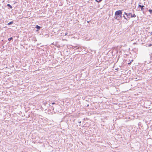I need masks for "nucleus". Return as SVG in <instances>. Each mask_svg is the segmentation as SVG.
Returning a JSON list of instances; mask_svg holds the SVG:
<instances>
[{"label": "nucleus", "mask_w": 152, "mask_h": 152, "mask_svg": "<svg viewBox=\"0 0 152 152\" xmlns=\"http://www.w3.org/2000/svg\"><path fill=\"white\" fill-rule=\"evenodd\" d=\"M55 104V103H54V102H53L52 103V104Z\"/></svg>", "instance_id": "obj_16"}, {"label": "nucleus", "mask_w": 152, "mask_h": 152, "mask_svg": "<svg viewBox=\"0 0 152 152\" xmlns=\"http://www.w3.org/2000/svg\"><path fill=\"white\" fill-rule=\"evenodd\" d=\"M131 18L136 17V15H135V14H133V15H132V14H131Z\"/></svg>", "instance_id": "obj_6"}, {"label": "nucleus", "mask_w": 152, "mask_h": 152, "mask_svg": "<svg viewBox=\"0 0 152 152\" xmlns=\"http://www.w3.org/2000/svg\"><path fill=\"white\" fill-rule=\"evenodd\" d=\"M13 23V21H12L9 23L7 24V25H11V24H12V23Z\"/></svg>", "instance_id": "obj_7"}, {"label": "nucleus", "mask_w": 152, "mask_h": 152, "mask_svg": "<svg viewBox=\"0 0 152 152\" xmlns=\"http://www.w3.org/2000/svg\"><path fill=\"white\" fill-rule=\"evenodd\" d=\"M81 121L79 122V123H81Z\"/></svg>", "instance_id": "obj_20"}, {"label": "nucleus", "mask_w": 152, "mask_h": 152, "mask_svg": "<svg viewBox=\"0 0 152 152\" xmlns=\"http://www.w3.org/2000/svg\"><path fill=\"white\" fill-rule=\"evenodd\" d=\"M152 44H150V45H149L148 46H149V47H150V46H152Z\"/></svg>", "instance_id": "obj_15"}, {"label": "nucleus", "mask_w": 152, "mask_h": 152, "mask_svg": "<svg viewBox=\"0 0 152 152\" xmlns=\"http://www.w3.org/2000/svg\"><path fill=\"white\" fill-rule=\"evenodd\" d=\"M67 33H65V35H67Z\"/></svg>", "instance_id": "obj_18"}, {"label": "nucleus", "mask_w": 152, "mask_h": 152, "mask_svg": "<svg viewBox=\"0 0 152 152\" xmlns=\"http://www.w3.org/2000/svg\"><path fill=\"white\" fill-rule=\"evenodd\" d=\"M13 39V38L12 37H10V38H9L8 39V40L9 41H11V40H12Z\"/></svg>", "instance_id": "obj_9"}, {"label": "nucleus", "mask_w": 152, "mask_h": 152, "mask_svg": "<svg viewBox=\"0 0 152 152\" xmlns=\"http://www.w3.org/2000/svg\"><path fill=\"white\" fill-rule=\"evenodd\" d=\"M77 49V48H76H76H75L74 49H75V50H76V49Z\"/></svg>", "instance_id": "obj_17"}, {"label": "nucleus", "mask_w": 152, "mask_h": 152, "mask_svg": "<svg viewBox=\"0 0 152 152\" xmlns=\"http://www.w3.org/2000/svg\"><path fill=\"white\" fill-rule=\"evenodd\" d=\"M131 64V61H130V63H128V64L130 65Z\"/></svg>", "instance_id": "obj_13"}, {"label": "nucleus", "mask_w": 152, "mask_h": 152, "mask_svg": "<svg viewBox=\"0 0 152 152\" xmlns=\"http://www.w3.org/2000/svg\"><path fill=\"white\" fill-rule=\"evenodd\" d=\"M151 35H152V32H151Z\"/></svg>", "instance_id": "obj_21"}, {"label": "nucleus", "mask_w": 152, "mask_h": 152, "mask_svg": "<svg viewBox=\"0 0 152 152\" xmlns=\"http://www.w3.org/2000/svg\"><path fill=\"white\" fill-rule=\"evenodd\" d=\"M123 17L126 20H127V18H126V17H125V16L124 15L123 16Z\"/></svg>", "instance_id": "obj_12"}, {"label": "nucleus", "mask_w": 152, "mask_h": 152, "mask_svg": "<svg viewBox=\"0 0 152 152\" xmlns=\"http://www.w3.org/2000/svg\"><path fill=\"white\" fill-rule=\"evenodd\" d=\"M131 13H127L126 16L128 17V18H130L131 17Z\"/></svg>", "instance_id": "obj_3"}, {"label": "nucleus", "mask_w": 152, "mask_h": 152, "mask_svg": "<svg viewBox=\"0 0 152 152\" xmlns=\"http://www.w3.org/2000/svg\"><path fill=\"white\" fill-rule=\"evenodd\" d=\"M87 107H88V106H89V104H88L87 105Z\"/></svg>", "instance_id": "obj_19"}, {"label": "nucleus", "mask_w": 152, "mask_h": 152, "mask_svg": "<svg viewBox=\"0 0 152 152\" xmlns=\"http://www.w3.org/2000/svg\"><path fill=\"white\" fill-rule=\"evenodd\" d=\"M133 61V60H131V62H132Z\"/></svg>", "instance_id": "obj_22"}, {"label": "nucleus", "mask_w": 152, "mask_h": 152, "mask_svg": "<svg viewBox=\"0 0 152 152\" xmlns=\"http://www.w3.org/2000/svg\"><path fill=\"white\" fill-rule=\"evenodd\" d=\"M124 14L126 15L127 14V13H126V12H124Z\"/></svg>", "instance_id": "obj_14"}, {"label": "nucleus", "mask_w": 152, "mask_h": 152, "mask_svg": "<svg viewBox=\"0 0 152 152\" xmlns=\"http://www.w3.org/2000/svg\"><path fill=\"white\" fill-rule=\"evenodd\" d=\"M102 0H95L96 1L98 2H101Z\"/></svg>", "instance_id": "obj_8"}, {"label": "nucleus", "mask_w": 152, "mask_h": 152, "mask_svg": "<svg viewBox=\"0 0 152 152\" xmlns=\"http://www.w3.org/2000/svg\"><path fill=\"white\" fill-rule=\"evenodd\" d=\"M36 28L38 29H40L41 28V27L37 25L36 26Z\"/></svg>", "instance_id": "obj_4"}, {"label": "nucleus", "mask_w": 152, "mask_h": 152, "mask_svg": "<svg viewBox=\"0 0 152 152\" xmlns=\"http://www.w3.org/2000/svg\"><path fill=\"white\" fill-rule=\"evenodd\" d=\"M115 16H120L121 18L122 15V11L121 10H119L116 11L115 12Z\"/></svg>", "instance_id": "obj_1"}, {"label": "nucleus", "mask_w": 152, "mask_h": 152, "mask_svg": "<svg viewBox=\"0 0 152 152\" xmlns=\"http://www.w3.org/2000/svg\"><path fill=\"white\" fill-rule=\"evenodd\" d=\"M145 6L143 5H141L139 4L138 5V7H140L141 8V10L142 11L144 9L143 7H144Z\"/></svg>", "instance_id": "obj_2"}, {"label": "nucleus", "mask_w": 152, "mask_h": 152, "mask_svg": "<svg viewBox=\"0 0 152 152\" xmlns=\"http://www.w3.org/2000/svg\"><path fill=\"white\" fill-rule=\"evenodd\" d=\"M7 6L9 7L11 9H12V7L9 4H7Z\"/></svg>", "instance_id": "obj_5"}, {"label": "nucleus", "mask_w": 152, "mask_h": 152, "mask_svg": "<svg viewBox=\"0 0 152 152\" xmlns=\"http://www.w3.org/2000/svg\"><path fill=\"white\" fill-rule=\"evenodd\" d=\"M149 12H150L151 14L152 13V10L151 9H150L148 10Z\"/></svg>", "instance_id": "obj_10"}, {"label": "nucleus", "mask_w": 152, "mask_h": 152, "mask_svg": "<svg viewBox=\"0 0 152 152\" xmlns=\"http://www.w3.org/2000/svg\"><path fill=\"white\" fill-rule=\"evenodd\" d=\"M116 16V17L115 18V19H117L118 20H119V19L118 18L119 16Z\"/></svg>", "instance_id": "obj_11"}]
</instances>
